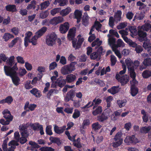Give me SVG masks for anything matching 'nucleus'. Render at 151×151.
<instances>
[{
  "label": "nucleus",
  "instance_id": "13d9d810",
  "mask_svg": "<svg viewBox=\"0 0 151 151\" xmlns=\"http://www.w3.org/2000/svg\"><path fill=\"white\" fill-rule=\"evenodd\" d=\"M131 93L132 96H135L138 93V90L135 87L131 86Z\"/></svg>",
  "mask_w": 151,
  "mask_h": 151
},
{
  "label": "nucleus",
  "instance_id": "9b49d317",
  "mask_svg": "<svg viewBox=\"0 0 151 151\" xmlns=\"http://www.w3.org/2000/svg\"><path fill=\"white\" fill-rule=\"evenodd\" d=\"M77 38L78 40L77 43L76 42L73 41V45L74 48L76 49L80 47L82 42L84 41V39L82 37L81 34L77 36Z\"/></svg>",
  "mask_w": 151,
  "mask_h": 151
},
{
  "label": "nucleus",
  "instance_id": "7ed1b4c3",
  "mask_svg": "<svg viewBox=\"0 0 151 151\" xmlns=\"http://www.w3.org/2000/svg\"><path fill=\"white\" fill-rule=\"evenodd\" d=\"M151 28V24L149 23H145L144 25L139 26L138 29V35L143 40H145L147 34L145 32H143V30L148 31Z\"/></svg>",
  "mask_w": 151,
  "mask_h": 151
},
{
  "label": "nucleus",
  "instance_id": "864d4df0",
  "mask_svg": "<svg viewBox=\"0 0 151 151\" xmlns=\"http://www.w3.org/2000/svg\"><path fill=\"white\" fill-rule=\"evenodd\" d=\"M50 3L48 1H46L40 4L41 9H44L46 8L50 5Z\"/></svg>",
  "mask_w": 151,
  "mask_h": 151
},
{
  "label": "nucleus",
  "instance_id": "a18cd8bd",
  "mask_svg": "<svg viewBox=\"0 0 151 151\" xmlns=\"http://www.w3.org/2000/svg\"><path fill=\"white\" fill-rule=\"evenodd\" d=\"M120 62L122 64V67L123 68V70H121L120 71L119 73H118L121 76V75H122L125 73L126 71L127 68L125 64L123 61L121 60Z\"/></svg>",
  "mask_w": 151,
  "mask_h": 151
},
{
  "label": "nucleus",
  "instance_id": "69168bd1",
  "mask_svg": "<svg viewBox=\"0 0 151 151\" xmlns=\"http://www.w3.org/2000/svg\"><path fill=\"white\" fill-rule=\"evenodd\" d=\"M140 64V62L138 60H135L133 62V64L132 66V68L134 69L137 68Z\"/></svg>",
  "mask_w": 151,
  "mask_h": 151
},
{
  "label": "nucleus",
  "instance_id": "052dcab7",
  "mask_svg": "<svg viewBox=\"0 0 151 151\" xmlns=\"http://www.w3.org/2000/svg\"><path fill=\"white\" fill-rule=\"evenodd\" d=\"M52 126L51 125H48L47 126L46 128V133L49 135H51L52 134Z\"/></svg>",
  "mask_w": 151,
  "mask_h": 151
},
{
  "label": "nucleus",
  "instance_id": "0eeeda50",
  "mask_svg": "<svg viewBox=\"0 0 151 151\" xmlns=\"http://www.w3.org/2000/svg\"><path fill=\"white\" fill-rule=\"evenodd\" d=\"M122 134L120 132H118L115 136L114 138V142L112 144V146L114 147H116L122 143L123 139L122 138Z\"/></svg>",
  "mask_w": 151,
  "mask_h": 151
},
{
  "label": "nucleus",
  "instance_id": "423d86ee",
  "mask_svg": "<svg viewBox=\"0 0 151 151\" xmlns=\"http://www.w3.org/2000/svg\"><path fill=\"white\" fill-rule=\"evenodd\" d=\"M115 39L113 37L109 38L108 39L109 45L111 47L113 51L116 55L119 58H121V55L119 51L117 49L116 45L115 44Z\"/></svg>",
  "mask_w": 151,
  "mask_h": 151
},
{
  "label": "nucleus",
  "instance_id": "bb28decb",
  "mask_svg": "<svg viewBox=\"0 0 151 151\" xmlns=\"http://www.w3.org/2000/svg\"><path fill=\"white\" fill-rule=\"evenodd\" d=\"M141 114L143 115L142 119L144 122H147L148 120L149 115L144 110H142Z\"/></svg>",
  "mask_w": 151,
  "mask_h": 151
},
{
  "label": "nucleus",
  "instance_id": "39448f33",
  "mask_svg": "<svg viewBox=\"0 0 151 151\" xmlns=\"http://www.w3.org/2000/svg\"><path fill=\"white\" fill-rule=\"evenodd\" d=\"M57 38V35L54 32H52L47 35L46 38V43L48 46H52L56 43Z\"/></svg>",
  "mask_w": 151,
  "mask_h": 151
},
{
  "label": "nucleus",
  "instance_id": "412c9836",
  "mask_svg": "<svg viewBox=\"0 0 151 151\" xmlns=\"http://www.w3.org/2000/svg\"><path fill=\"white\" fill-rule=\"evenodd\" d=\"M36 105L34 104H29V102H27L26 103L24 106V109L27 110L28 108L29 109V110L31 111H33L36 107Z\"/></svg>",
  "mask_w": 151,
  "mask_h": 151
},
{
  "label": "nucleus",
  "instance_id": "b1692460",
  "mask_svg": "<svg viewBox=\"0 0 151 151\" xmlns=\"http://www.w3.org/2000/svg\"><path fill=\"white\" fill-rule=\"evenodd\" d=\"M76 65V62H71L70 64L67 65L70 73H71L76 69L75 66Z\"/></svg>",
  "mask_w": 151,
  "mask_h": 151
},
{
  "label": "nucleus",
  "instance_id": "c03bdc74",
  "mask_svg": "<svg viewBox=\"0 0 151 151\" xmlns=\"http://www.w3.org/2000/svg\"><path fill=\"white\" fill-rule=\"evenodd\" d=\"M61 9L60 8H54L50 11V14L52 16H54L60 12Z\"/></svg>",
  "mask_w": 151,
  "mask_h": 151
},
{
  "label": "nucleus",
  "instance_id": "20e7f679",
  "mask_svg": "<svg viewBox=\"0 0 151 151\" xmlns=\"http://www.w3.org/2000/svg\"><path fill=\"white\" fill-rule=\"evenodd\" d=\"M19 129L22 136V137L19 138V140L21 143L23 144L27 141L26 138L28 137L29 134L27 129L22 125L19 126Z\"/></svg>",
  "mask_w": 151,
  "mask_h": 151
},
{
  "label": "nucleus",
  "instance_id": "bf43d9fd",
  "mask_svg": "<svg viewBox=\"0 0 151 151\" xmlns=\"http://www.w3.org/2000/svg\"><path fill=\"white\" fill-rule=\"evenodd\" d=\"M108 117H109L110 115H113V113L110 109H106L104 110V111L103 112Z\"/></svg>",
  "mask_w": 151,
  "mask_h": 151
},
{
  "label": "nucleus",
  "instance_id": "2f4dec72",
  "mask_svg": "<svg viewBox=\"0 0 151 151\" xmlns=\"http://www.w3.org/2000/svg\"><path fill=\"white\" fill-rule=\"evenodd\" d=\"M101 55L97 52H94L91 54L90 58L91 59L99 60L100 59Z\"/></svg>",
  "mask_w": 151,
  "mask_h": 151
},
{
  "label": "nucleus",
  "instance_id": "dca6fc26",
  "mask_svg": "<svg viewBox=\"0 0 151 151\" xmlns=\"http://www.w3.org/2000/svg\"><path fill=\"white\" fill-rule=\"evenodd\" d=\"M122 37L124 41L129 45L130 46L135 48L137 45L135 42H133L131 40L128 39L127 37L122 35Z\"/></svg>",
  "mask_w": 151,
  "mask_h": 151
},
{
  "label": "nucleus",
  "instance_id": "de8ad7c7",
  "mask_svg": "<svg viewBox=\"0 0 151 151\" xmlns=\"http://www.w3.org/2000/svg\"><path fill=\"white\" fill-rule=\"evenodd\" d=\"M14 56H10L6 61V63L10 66H12L14 61Z\"/></svg>",
  "mask_w": 151,
  "mask_h": 151
},
{
  "label": "nucleus",
  "instance_id": "c9c22d12",
  "mask_svg": "<svg viewBox=\"0 0 151 151\" xmlns=\"http://www.w3.org/2000/svg\"><path fill=\"white\" fill-rule=\"evenodd\" d=\"M61 73L64 75H66L70 73L67 65L62 67L61 69Z\"/></svg>",
  "mask_w": 151,
  "mask_h": 151
},
{
  "label": "nucleus",
  "instance_id": "1a4fd4ad",
  "mask_svg": "<svg viewBox=\"0 0 151 151\" xmlns=\"http://www.w3.org/2000/svg\"><path fill=\"white\" fill-rule=\"evenodd\" d=\"M115 78L119 81L120 82L122 85L126 84L129 80V77L127 75L121 76L118 73H117Z\"/></svg>",
  "mask_w": 151,
  "mask_h": 151
},
{
  "label": "nucleus",
  "instance_id": "4be33fe9",
  "mask_svg": "<svg viewBox=\"0 0 151 151\" xmlns=\"http://www.w3.org/2000/svg\"><path fill=\"white\" fill-rule=\"evenodd\" d=\"M55 84L57 85L59 87H63L66 84V81L62 78H59L55 81Z\"/></svg>",
  "mask_w": 151,
  "mask_h": 151
},
{
  "label": "nucleus",
  "instance_id": "e433bc0d",
  "mask_svg": "<svg viewBox=\"0 0 151 151\" xmlns=\"http://www.w3.org/2000/svg\"><path fill=\"white\" fill-rule=\"evenodd\" d=\"M127 102L126 99L119 100L117 101L116 103L120 108L124 106Z\"/></svg>",
  "mask_w": 151,
  "mask_h": 151
},
{
  "label": "nucleus",
  "instance_id": "a878e982",
  "mask_svg": "<svg viewBox=\"0 0 151 151\" xmlns=\"http://www.w3.org/2000/svg\"><path fill=\"white\" fill-rule=\"evenodd\" d=\"M122 12L121 11L118 10L115 13L114 17L115 20L117 22L120 21L122 18Z\"/></svg>",
  "mask_w": 151,
  "mask_h": 151
},
{
  "label": "nucleus",
  "instance_id": "2eb2a0df",
  "mask_svg": "<svg viewBox=\"0 0 151 151\" xmlns=\"http://www.w3.org/2000/svg\"><path fill=\"white\" fill-rule=\"evenodd\" d=\"M4 117L6 119L12 121L13 117L11 115L10 112L7 109H4L2 112Z\"/></svg>",
  "mask_w": 151,
  "mask_h": 151
},
{
  "label": "nucleus",
  "instance_id": "aec40b11",
  "mask_svg": "<svg viewBox=\"0 0 151 151\" xmlns=\"http://www.w3.org/2000/svg\"><path fill=\"white\" fill-rule=\"evenodd\" d=\"M47 30L46 27H43L36 32L35 35L38 38L40 37L45 33Z\"/></svg>",
  "mask_w": 151,
  "mask_h": 151
},
{
  "label": "nucleus",
  "instance_id": "774afa93",
  "mask_svg": "<svg viewBox=\"0 0 151 151\" xmlns=\"http://www.w3.org/2000/svg\"><path fill=\"white\" fill-rule=\"evenodd\" d=\"M41 151H53L54 149L50 147H43L40 148Z\"/></svg>",
  "mask_w": 151,
  "mask_h": 151
},
{
  "label": "nucleus",
  "instance_id": "f257e3e1",
  "mask_svg": "<svg viewBox=\"0 0 151 151\" xmlns=\"http://www.w3.org/2000/svg\"><path fill=\"white\" fill-rule=\"evenodd\" d=\"M17 65V63H16L12 68L10 66L5 65L4 67V70L6 75L11 77L13 83L16 86L20 84V81L19 78L16 76V71L18 69Z\"/></svg>",
  "mask_w": 151,
  "mask_h": 151
},
{
  "label": "nucleus",
  "instance_id": "680f3d73",
  "mask_svg": "<svg viewBox=\"0 0 151 151\" xmlns=\"http://www.w3.org/2000/svg\"><path fill=\"white\" fill-rule=\"evenodd\" d=\"M150 41L149 40H147L144 42L143 47L145 50H147L148 49L149 47L151 46H150Z\"/></svg>",
  "mask_w": 151,
  "mask_h": 151
},
{
  "label": "nucleus",
  "instance_id": "f704fd0d",
  "mask_svg": "<svg viewBox=\"0 0 151 151\" xmlns=\"http://www.w3.org/2000/svg\"><path fill=\"white\" fill-rule=\"evenodd\" d=\"M93 129L95 131H98L102 127V126L98 122H96L92 125Z\"/></svg>",
  "mask_w": 151,
  "mask_h": 151
},
{
  "label": "nucleus",
  "instance_id": "ea45409f",
  "mask_svg": "<svg viewBox=\"0 0 151 151\" xmlns=\"http://www.w3.org/2000/svg\"><path fill=\"white\" fill-rule=\"evenodd\" d=\"M54 129L55 132L58 134H60L63 132V128L58 127L56 125L54 126Z\"/></svg>",
  "mask_w": 151,
  "mask_h": 151
},
{
  "label": "nucleus",
  "instance_id": "e2e57ef3",
  "mask_svg": "<svg viewBox=\"0 0 151 151\" xmlns=\"http://www.w3.org/2000/svg\"><path fill=\"white\" fill-rule=\"evenodd\" d=\"M41 125L40 124L38 123H35L32 124L31 125V127L34 130L37 131L39 130L40 126Z\"/></svg>",
  "mask_w": 151,
  "mask_h": 151
},
{
  "label": "nucleus",
  "instance_id": "6ab92c4d",
  "mask_svg": "<svg viewBox=\"0 0 151 151\" xmlns=\"http://www.w3.org/2000/svg\"><path fill=\"white\" fill-rule=\"evenodd\" d=\"M71 11V9L70 7H68L60 11V14L62 16V17L68 15Z\"/></svg>",
  "mask_w": 151,
  "mask_h": 151
},
{
  "label": "nucleus",
  "instance_id": "3c124183",
  "mask_svg": "<svg viewBox=\"0 0 151 151\" xmlns=\"http://www.w3.org/2000/svg\"><path fill=\"white\" fill-rule=\"evenodd\" d=\"M102 42L101 40H99V39L97 38L92 43V46L93 47L96 45L99 46H100L102 44Z\"/></svg>",
  "mask_w": 151,
  "mask_h": 151
},
{
  "label": "nucleus",
  "instance_id": "37998d69",
  "mask_svg": "<svg viewBox=\"0 0 151 151\" xmlns=\"http://www.w3.org/2000/svg\"><path fill=\"white\" fill-rule=\"evenodd\" d=\"M151 129V126L143 127L140 129L141 132L143 133H147Z\"/></svg>",
  "mask_w": 151,
  "mask_h": 151
},
{
  "label": "nucleus",
  "instance_id": "8fccbe9b",
  "mask_svg": "<svg viewBox=\"0 0 151 151\" xmlns=\"http://www.w3.org/2000/svg\"><path fill=\"white\" fill-rule=\"evenodd\" d=\"M20 39L19 37H17L12 40L10 43L9 45V47H12L14 46L15 44Z\"/></svg>",
  "mask_w": 151,
  "mask_h": 151
},
{
  "label": "nucleus",
  "instance_id": "4c0bfd02",
  "mask_svg": "<svg viewBox=\"0 0 151 151\" xmlns=\"http://www.w3.org/2000/svg\"><path fill=\"white\" fill-rule=\"evenodd\" d=\"M143 77L147 78L151 76V70H145L144 71L142 74Z\"/></svg>",
  "mask_w": 151,
  "mask_h": 151
},
{
  "label": "nucleus",
  "instance_id": "6e6552de",
  "mask_svg": "<svg viewBox=\"0 0 151 151\" xmlns=\"http://www.w3.org/2000/svg\"><path fill=\"white\" fill-rule=\"evenodd\" d=\"M102 101V100L99 98H96L92 102L90 101L85 106L81 107L82 109H84L86 108H88L91 107L93 106V109H94L96 106L99 105Z\"/></svg>",
  "mask_w": 151,
  "mask_h": 151
},
{
  "label": "nucleus",
  "instance_id": "49530a36",
  "mask_svg": "<svg viewBox=\"0 0 151 151\" xmlns=\"http://www.w3.org/2000/svg\"><path fill=\"white\" fill-rule=\"evenodd\" d=\"M116 43V46L117 49L118 47H123L125 46V44L122 40L120 39H119L117 40Z\"/></svg>",
  "mask_w": 151,
  "mask_h": 151
},
{
  "label": "nucleus",
  "instance_id": "9d476101",
  "mask_svg": "<svg viewBox=\"0 0 151 151\" xmlns=\"http://www.w3.org/2000/svg\"><path fill=\"white\" fill-rule=\"evenodd\" d=\"M65 134L68 136V139L72 141H73V145L74 146L77 147L78 148H80L81 147V145L80 143V139H78L76 141H74L75 137V135L73 136L72 137H71L70 136V134L69 132L68 131H66L65 132Z\"/></svg>",
  "mask_w": 151,
  "mask_h": 151
},
{
  "label": "nucleus",
  "instance_id": "c756f323",
  "mask_svg": "<svg viewBox=\"0 0 151 151\" xmlns=\"http://www.w3.org/2000/svg\"><path fill=\"white\" fill-rule=\"evenodd\" d=\"M14 36L11 34L9 33H5L2 37V39L5 42L8 41L10 39L13 38Z\"/></svg>",
  "mask_w": 151,
  "mask_h": 151
},
{
  "label": "nucleus",
  "instance_id": "f03ea898",
  "mask_svg": "<svg viewBox=\"0 0 151 151\" xmlns=\"http://www.w3.org/2000/svg\"><path fill=\"white\" fill-rule=\"evenodd\" d=\"M8 139H5L2 145V148L4 151H13L16 147L18 145L17 142L14 140L10 141L8 144L9 147H7V143Z\"/></svg>",
  "mask_w": 151,
  "mask_h": 151
},
{
  "label": "nucleus",
  "instance_id": "c85d7f7f",
  "mask_svg": "<svg viewBox=\"0 0 151 151\" xmlns=\"http://www.w3.org/2000/svg\"><path fill=\"white\" fill-rule=\"evenodd\" d=\"M102 111V108L101 106H98L92 111V114L94 116L100 114Z\"/></svg>",
  "mask_w": 151,
  "mask_h": 151
},
{
  "label": "nucleus",
  "instance_id": "6e6d98bb",
  "mask_svg": "<svg viewBox=\"0 0 151 151\" xmlns=\"http://www.w3.org/2000/svg\"><path fill=\"white\" fill-rule=\"evenodd\" d=\"M49 14V13L48 11L46 10L44 12H42L40 14V17L41 18L44 19L47 17Z\"/></svg>",
  "mask_w": 151,
  "mask_h": 151
},
{
  "label": "nucleus",
  "instance_id": "ddd939ff",
  "mask_svg": "<svg viewBox=\"0 0 151 151\" xmlns=\"http://www.w3.org/2000/svg\"><path fill=\"white\" fill-rule=\"evenodd\" d=\"M125 143L127 145H130L132 143H136L138 142V140L134 135L127 136L124 140Z\"/></svg>",
  "mask_w": 151,
  "mask_h": 151
},
{
  "label": "nucleus",
  "instance_id": "5fc2aeb1",
  "mask_svg": "<svg viewBox=\"0 0 151 151\" xmlns=\"http://www.w3.org/2000/svg\"><path fill=\"white\" fill-rule=\"evenodd\" d=\"M142 63L145 66L151 65V58L145 59Z\"/></svg>",
  "mask_w": 151,
  "mask_h": 151
},
{
  "label": "nucleus",
  "instance_id": "393cba45",
  "mask_svg": "<svg viewBox=\"0 0 151 151\" xmlns=\"http://www.w3.org/2000/svg\"><path fill=\"white\" fill-rule=\"evenodd\" d=\"M125 63L128 69L133 68L132 66L133 64V61L129 58H127L125 60Z\"/></svg>",
  "mask_w": 151,
  "mask_h": 151
},
{
  "label": "nucleus",
  "instance_id": "603ef678",
  "mask_svg": "<svg viewBox=\"0 0 151 151\" xmlns=\"http://www.w3.org/2000/svg\"><path fill=\"white\" fill-rule=\"evenodd\" d=\"M130 77L132 79L135 78L136 74L134 71V70L133 68L128 69Z\"/></svg>",
  "mask_w": 151,
  "mask_h": 151
},
{
  "label": "nucleus",
  "instance_id": "09e8293b",
  "mask_svg": "<svg viewBox=\"0 0 151 151\" xmlns=\"http://www.w3.org/2000/svg\"><path fill=\"white\" fill-rule=\"evenodd\" d=\"M38 38L37 36L35 35L30 40V42L33 45H36L37 43V40Z\"/></svg>",
  "mask_w": 151,
  "mask_h": 151
},
{
  "label": "nucleus",
  "instance_id": "cd10ccee",
  "mask_svg": "<svg viewBox=\"0 0 151 151\" xmlns=\"http://www.w3.org/2000/svg\"><path fill=\"white\" fill-rule=\"evenodd\" d=\"M109 117L104 113H103L101 116H98L97 120L101 122H103L106 120Z\"/></svg>",
  "mask_w": 151,
  "mask_h": 151
},
{
  "label": "nucleus",
  "instance_id": "473e14b6",
  "mask_svg": "<svg viewBox=\"0 0 151 151\" xmlns=\"http://www.w3.org/2000/svg\"><path fill=\"white\" fill-rule=\"evenodd\" d=\"M109 92L112 94H114L117 93L119 91L118 87L113 86L108 90Z\"/></svg>",
  "mask_w": 151,
  "mask_h": 151
},
{
  "label": "nucleus",
  "instance_id": "f8f14e48",
  "mask_svg": "<svg viewBox=\"0 0 151 151\" xmlns=\"http://www.w3.org/2000/svg\"><path fill=\"white\" fill-rule=\"evenodd\" d=\"M64 21V18L61 16L54 17L50 20V23L51 24L56 25L58 24L61 23Z\"/></svg>",
  "mask_w": 151,
  "mask_h": 151
},
{
  "label": "nucleus",
  "instance_id": "338daca9",
  "mask_svg": "<svg viewBox=\"0 0 151 151\" xmlns=\"http://www.w3.org/2000/svg\"><path fill=\"white\" fill-rule=\"evenodd\" d=\"M135 17L136 19L139 20L142 19L144 17V15L143 13L141 12L140 13L137 14Z\"/></svg>",
  "mask_w": 151,
  "mask_h": 151
},
{
  "label": "nucleus",
  "instance_id": "4d7b16f0",
  "mask_svg": "<svg viewBox=\"0 0 151 151\" xmlns=\"http://www.w3.org/2000/svg\"><path fill=\"white\" fill-rule=\"evenodd\" d=\"M80 116V111L77 109H75L72 116L75 119L79 117Z\"/></svg>",
  "mask_w": 151,
  "mask_h": 151
},
{
  "label": "nucleus",
  "instance_id": "58836bf2",
  "mask_svg": "<svg viewBox=\"0 0 151 151\" xmlns=\"http://www.w3.org/2000/svg\"><path fill=\"white\" fill-rule=\"evenodd\" d=\"M75 17L76 19H81L82 15V12L81 11L76 9L74 12Z\"/></svg>",
  "mask_w": 151,
  "mask_h": 151
},
{
  "label": "nucleus",
  "instance_id": "79ce46f5",
  "mask_svg": "<svg viewBox=\"0 0 151 151\" xmlns=\"http://www.w3.org/2000/svg\"><path fill=\"white\" fill-rule=\"evenodd\" d=\"M36 2L35 0L32 1L30 4H29L27 7V9L28 10L30 9H35V5Z\"/></svg>",
  "mask_w": 151,
  "mask_h": 151
},
{
  "label": "nucleus",
  "instance_id": "4468645a",
  "mask_svg": "<svg viewBox=\"0 0 151 151\" xmlns=\"http://www.w3.org/2000/svg\"><path fill=\"white\" fill-rule=\"evenodd\" d=\"M69 28V24L68 22H65L60 24L59 27V31L62 34L65 33Z\"/></svg>",
  "mask_w": 151,
  "mask_h": 151
},
{
  "label": "nucleus",
  "instance_id": "72a5a7b5",
  "mask_svg": "<svg viewBox=\"0 0 151 151\" xmlns=\"http://www.w3.org/2000/svg\"><path fill=\"white\" fill-rule=\"evenodd\" d=\"M30 92L31 93L37 97H40L41 96L40 91L36 88H33Z\"/></svg>",
  "mask_w": 151,
  "mask_h": 151
},
{
  "label": "nucleus",
  "instance_id": "0e129e2a",
  "mask_svg": "<svg viewBox=\"0 0 151 151\" xmlns=\"http://www.w3.org/2000/svg\"><path fill=\"white\" fill-rule=\"evenodd\" d=\"M81 100H74L73 102V105L76 108H78L81 106Z\"/></svg>",
  "mask_w": 151,
  "mask_h": 151
},
{
  "label": "nucleus",
  "instance_id": "a19ab883",
  "mask_svg": "<svg viewBox=\"0 0 151 151\" xmlns=\"http://www.w3.org/2000/svg\"><path fill=\"white\" fill-rule=\"evenodd\" d=\"M6 9L7 11L13 12L16 10V7L15 5H9L6 6Z\"/></svg>",
  "mask_w": 151,
  "mask_h": 151
},
{
  "label": "nucleus",
  "instance_id": "5701e85b",
  "mask_svg": "<svg viewBox=\"0 0 151 151\" xmlns=\"http://www.w3.org/2000/svg\"><path fill=\"white\" fill-rule=\"evenodd\" d=\"M89 17L88 16L87 13H85L82 19L83 24L85 26H87L88 24V21Z\"/></svg>",
  "mask_w": 151,
  "mask_h": 151
},
{
  "label": "nucleus",
  "instance_id": "a211bd4d",
  "mask_svg": "<svg viewBox=\"0 0 151 151\" xmlns=\"http://www.w3.org/2000/svg\"><path fill=\"white\" fill-rule=\"evenodd\" d=\"M76 29L74 27L70 29L68 35V37L69 40H72L75 37Z\"/></svg>",
  "mask_w": 151,
  "mask_h": 151
},
{
  "label": "nucleus",
  "instance_id": "f3484780",
  "mask_svg": "<svg viewBox=\"0 0 151 151\" xmlns=\"http://www.w3.org/2000/svg\"><path fill=\"white\" fill-rule=\"evenodd\" d=\"M76 79V76L73 74L68 75L65 78V81L68 83H71L74 82Z\"/></svg>",
  "mask_w": 151,
  "mask_h": 151
},
{
  "label": "nucleus",
  "instance_id": "7c9ffc66",
  "mask_svg": "<svg viewBox=\"0 0 151 151\" xmlns=\"http://www.w3.org/2000/svg\"><path fill=\"white\" fill-rule=\"evenodd\" d=\"M68 2L67 0H55L54 4H57L58 3L59 4L60 6H64L66 5Z\"/></svg>",
  "mask_w": 151,
  "mask_h": 151
}]
</instances>
